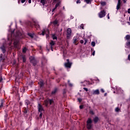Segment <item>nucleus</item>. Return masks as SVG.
I'll return each instance as SVG.
<instances>
[{
    "mask_svg": "<svg viewBox=\"0 0 130 130\" xmlns=\"http://www.w3.org/2000/svg\"><path fill=\"white\" fill-rule=\"evenodd\" d=\"M22 35V34L19 31H18L16 33V36H14V34L12 32L11 35H9L8 36V40L9 41H14V47L17 48L18 47V43H19V40H18V37H20Z\"/></svg>",
    "mask_w": 130,
    "mask_h": 130,
    "instance_id": "nucleus-1",
    "label": "nucleus"
},
{
    "mask_svg": "<svg viewBox=\"0 0 130 130\" xmlns=\"http://www.w3.org/2000/svg\"><path fill=\"white\" fill-rule=\"evenodd\" d=\"M38 111L40 113V118H42V114L44 112V110L40 104L38 105Z\"/></svg>",
    "mask_w": 130,
    "mask_h": 130,
    "instance_id": "nucleus-2",
    "label": "nucleus"
},
{
    "mask_svg": "<svg viewBox=\"0 0 130 130\" xmlns=\"http://www.w3.org/2000/svg\"><path fill=\"white\" fill-rule=\"evenodd\" d=\"M87 127L88 129H90L92 128V120L91 119H88L87 121Z\"/></svg>",
    "mask_w": 130,
    "mask_h": 130,
    "instance_id": "nucleus-3",
    "label": "nucleus"
},
{
    "mask_svg": "<svg viewBox=\"0 0 130 130\" xmlns=\"http://www.w3.org/2000/svg\"><path fill=\"white\" fill-rule=\"evenodd\" d=\"M72 35V29L70 28L67 29V38L70 39Z\"/></svg>",
    "mask_w": 130,
    "mask_h": 130,
    "instance_id": "nucleus-4",
    "label": "nucleus"
},
{
    "mask_svg": "<svg viewBox=\"0 0 130 130\" xmlns=\"http://www.w3.org/2000/svg\"><path fill=\"white\" fill-rule=\"evenodd\" d=\"M29 59L30 62L33 63L34 66H35L36 64V60L35 59V58H34V57H30Z\"/></svg>",
    "mask_w": 130,
    "mask_h": 130,
    "instance_id": "nucleus-5",
    "label": "nucleus"
},
{
    "mask_svg": "<svg viewBox=\"0 0 130 130\" xmlns=\"http://www.w3.org/2000/svg\"><path fill=\"white\" fill-rule=\"evenodd\" d=\"M67 63H65L64 66L66 68H71L72 67V63L69 62V59H67Z\"/></svg>",
    "mask_w": 130,
    "mask_h": 130,
    "instance_id": "nucleus-6",
    "label": "nucleus"
},
{
    "mask_svg": "<svg viewBox=\"0 0 130 130\" xmlns=\"http://www.w3.org/2000/svg\"><path fill=\"white\" fill-rule=\"evenodd\" d=\"M53 102V101L52 100H48L45 101L46 106H47V105H48V103L50 105L52 104Z\"/></svg>",
    "mask_w": 130,
    "mask_h": 130,
    "instance_id": "nucleus-7",
    "label": "nucleus"
},
{
    "mask_svg": "<svg viewBox=\"0 0 130 130\" xmlns=\"http://www.w3.org/2000/svg\"><path fill=\"white\" fill-rule=\"evenodd\" d=\"M105 12L104 11H101L99 14V16L100 18H103V17H105Z\"/></svg>",
    "mask_w": 130,
    "mask_h": 130,
    "instance_id": "nucleus-8",
    "label": "nucleus"
},
{
    "mask_svg": "<svg viewBox=\"0 0 130 130\" xmlns=\"http://www.w3.org/2000/svg\"><path fill=\"white\" fill-rule=\"evenodd\" d=\"M47 34H49V30L48 29H45L44 31H42V35L44 36Z\"/></svg>",
    "mask_w": 130,
    "mask_h": 130,
    "instance_id": "nucleus-9",
    "label": "nucleus"
},
{
    "mask_svg": "<svg viewBox=\"0 0 130 130\" xmlns=\"http://www.w3.org/2000/svg\"><path fill=\"white\" fill-rule=\"evenodd\" d=\"M73 43H74V44H76L77 45V42H78V37H74L73 38Z\"/></svg>",
    "mask_w": 130,
    "mask_h": 130,
    "instance_id": "nucleus-10",
    "label": "nucleus"
},
{
    "mask_svg": "<svg viewBox=\"0 0 130 130\" xmlns=\"http://www.w3.org/2000/svg\"><path fill=\"white\" fill-rule=\"evenodd\" d=\"M92 94L93 95H99L100 94L99 89H96L95 90H93Z\"/></svg>",
    "mask_w": 130,
    "mask_h": 130,
    "instance_id": "nucleus-11",
    "label": "nucleus"
},
{
    "mask_svg": "<svg viewBox=\"0 0 130 130\" xmlns=\"http://www.w3.org/2000/svg\"><path fill=\"white\" fill-rule=\"evenodd\" d=\"M120 5H121L120 0H118V3L116 7V9L117 10V11L119 10V8H120Z\"/></svg>",
    "mask_w": 130,
    "mask_h": 130,
    "instance_id": "nucleus-12",
    "label": "nucleus"
},
{
    "mask_svg": "<svg viewBox=\"0 0 130 130\" xmlns=\"http://www.w3.org/2000/svg\"><path fill=\"white\" fill-rule=\"evenodd\" d=\"M55 45V43L53 41H51V42H50V45L51 46L52 51H53L52 47L53 46H54Z\"/></svg>",
    "mask_w": 130,
    "mask_h": 130,
    "instance_id": "nucleus-13",
    "label": "nucleus"
},
{
    "mask_svg": "<svg viewBox=\"0 0 130 130\" xmlns=\"http://www.w3.org/2000/svg\"><path fill=\"white\" fill-rule=\"evenodd\" d=\"M59 5H60V2H58L55 5V8H53L52 9V12H54V11H55V10L56 9V8H57V7H58V6H59Z\"/></svg>",
    "mask_w": 130,
    "mask_h": 130,
    "instance_id": "nucleus-14",
    "label": "nucleus"
},
{
    "mask_svg": "<svg viewBox=\"0 0 130 130\" xmlns=\"http://www.w3.org/2000/svg\"><path fill=\"white\" fill-rule=\"evenodd\" d=\"M59 5H60V2H58L55 5V8H53L52 9V12H54V11H55V10L56 9V8H57V7H58V6H59Z\"/></svg>",
    "mask_w": 130,
    "mask_h": 130,
    "instance_id": "nucleus-15",
    "label": "nucleus"
},
{
    "mask_svg": "<svg viewBox=\"0 0 130 130\" xmlns=\"http://www.w3.org/2000/svg\"><path fill=\"white\" fill-rule=\"evenodd\" d=\"M48 0H41V4H42L43 6L46 5Z\"/></svg>",
    "mask_w": 130,
    "mask_h": 130,
    "instance_id": "nucleus-16",
    "label": "nucleus"
},
{
    "mask_svg": "<svg viewBox=\"0 0 130 130\" xmlns=\"http://www.w3.org/2000/svg\"><path fill=\"white\" fill-rule=\"evenodd\" d=\"M1 49L2 50L3 53L6 52V48L5 47V45H3V46L1 47Z\"/></svg>",
    "mask_w": 130,
    "mask_h": 130,
    "instance_id": "nucleus-17",
    "label": "nucleus"
},
{
    "mask_svg": "<svg viewBox=\"0 0 130 130\" xmlns=\"http://www.w3.org/2000/svg\"><path fill=\"white\" fill-rule=\"evenodd\" d=\"M39 84L41 87H43V85H44L43 81H41L40 82H39Z\"/></svg>",
    "mask_w": 130,
    "mask_h": 130,
    "instance_id": "nucleus-18",
    "label": "nucleus"
},
{
    "mask_svg": "<svg viewBox=\"0 0 130 130\" xmlns=\"http://www.w3.org/2000/svg\"><path fill=\"white\" fill-rule=\"evenodd\" d=\"M56 92H57V88H55L54 90H53L52 91V94L53 95V94H55V93H56Z\"/></svg>",
    "mask_w": 130,
    "mask_h": 130,
    "instance_id": "nucleus-19",
    "label": "nucleus"
},
{
    "mask_svg": "<svg viewBox=\"0 0 130 130\" xmlns=\"http://www.w3.org/2000/svg\"><path fill=\"white\" fill-rule=\"evenodd\" d=\"M4 103H5V101L2 100L1 101V104L0 105V108H2L4 106Z\"/></svg>",
    "mask_w": 130,
    "mask_h": 130,
    "instance_id": "nucleus-20",
    "label": "nucleus"
},
{
    "mask_svg": "<svg viewBox=\"0 0 130 130\" xmlns=\"http://www.w3.org/2000/svg\"><path fill=\"white\" fill-rule=\"evenodd\" d=\"M28 35L31 38H33V37H34V34H33L29 33V34H28Z\"/></svg>",
    "mask_w": 130,
    "mask_h": 130,
    "instance_id": "nucleus-21",
    "label": "nucleus"
},
{
    "mask_svg": "<svg viewBox=\"0 0 130 130\" xmlns=\"http://www.w3.org/2000/svg\"><path fill=\"white\" fill-rule=\"evenodd\" d=\"M52 37L53 40H56V39H57V37H56V36H55V35H52Z\"/></svg>",
    "mask_w": 130,
    "mask_h": 130,
    "instance_id": "nucleus-22",
    "label": "nucleus"
},
{
    "mask_svg": "<svg viewBox=\"0 0 130 130\" xmlns=\"http://www.w3.org/2000/svg\"><path fill=\"white\" fill-rule=\"evenodd\" d=\"M98 120H99V119L98 118V117H95L94 119H93V121H94L95 122H97V121H98Z\"/></svg>",
    "mask_w": 130,
    "mask_h": 130,
    "instance_id": "nucleus-23",
    "label": "nucleus"
},
{
    "mask_svg": "<svg viewBox=\"0 0 130 130\" xmlns=\"http://www.w3.org/2000/svg\"><path fill=\"white\" fill-rule=\"evenodd\" d=\"M22 58L23 62H25V61H26V57L25 56H22Z\"/></svg>",
    "mask_w": 130,
    "mask_h": 130,
    "instance_id": "nucleus-24",
    "label": "nucleus"
},
{
    "mask_svg": "<svg viewBox=\"0 0 130 130\" xmlns=\"http://www.w3.org/2000/svg\"><path fill=\"white\" fill-rule=\"evenodd\" d=\"M125 38H126V40H129V39H130V36L129 35L126 36Z\"/></svg>",
    "mask_w": 130,
    "mask_h": 130,
    "instance_id": "nucleus-25",
    "label": "nucleus"
},
{
    "mask_svg": "<svg viewBox=\"0 0 130 130\" xmlns=\"http://www.w3.org/2000/svg\"><path fill=\"white\" fill-rule=\"evenodd\" d=\"M5 58H3V55L1 54L0 55V60H4Z\"/></svg>",
    "mask_w": 130,
    "mask_h": 130,
    "instance_id": "nucleus-26",
    "label": "nucleus"
},
{
    "mask_svg": "<svg viewBox=\"0 0 130 130\" xmlns=\"http://www.w3.org/2000/svg\"><path fill=\"white\" fill-rule=\"evenodd\" d=\"M85 2L86 4H90V3H91V0H85Z\"/></svg>",
    "mask_w": 130,
    "mask_h": 130,
    "instance_id": "nucleus-27",
    "label": "nucleus"
},
{
    "mask_svg": "<svg viewBox=\"0 0 130 130\" xmlns=\"http://www.w3.org/2000/svg\"><path fill=\"white\" fill-rule=\"evenodd\" d=\"M52 23L54 25H56L57 24V20H55L52 22Z\"/></svg>",
    "mask_w": 130,
    "mask_h": 130,
    "instance_id": "nucleus-28",
    "label": "nucleus"
},
{
    "mask_svg": "<svg viewBox=\"0 0 130 130\" xmlns=\"http://www.w3.org/2000/svg\"><path fill=\"white\" fill-rule=\"evenodd\" d=\"M126 46L127 47H130V42H128V43H126Z\"/></svg>",
    "mask_w": 130,
    "mask_h": 130,
    "instance_id": "nucleus-29",
    "label": "nucleus"
},
{
    "mask_svg": "<svg viewBox=\"0 0 130 130\" xmlns=\"http://www.w3.org/2000/svg\"><path fill=\"white\" fill-rule=\"evenodd\" d=\"M26 50H27V48H24L23 49L22 51H23V52H24V53H25V52H26Z\"/></svg>",
    "mask_w": 130,
    "mask_h": 130,
    "instance_id": "nucleus-30",
    "label": "nucleus"
},
{
    "mask_svg": "<svg viewBox=\"0 0 130 130\" xmlns=\"http://www.w3.org/2000/svg\"><path fill=\"white\" fill-rule=\"evenodd\" d=\"M91 45H92V46H95V43H94V42H92Z\"/></svg>",
    "mask_w": 130,
    "mask_h": 130,
    "instance_id": "nucleus-31",
    "label": "nucleus"
},
{
    "mask_svg": "<svg viewBox=\"0 0 130 130\" xmlns=\"http://www.w3.org/2000/svg\"><path fill=\"white\" fill-rule=\"evenodd\" d=\"M101 4L102 5V6H105V5H106V3L105 2H101Z\"/></svg>",
    "mask_w": 130,
    "mask_h": 130,
    "instance_id": "nucleus-32",
    "label": "nucleus"
},
{
    "mask_svg": "<svg viewBox=\"0 0 130 130\" xmlns=\"http://www.w3.org/2000/svg\"><path fill=\"white\" fill-rule=\"evenodd\" d=\"M115 111H116V112H118V111H119V108H116V109H115Z\"/></svg>",
    "mask_w": 130,
    "mask_h": 130,
    "instance_id": "nucleus-33",
    "label": "nucleus"
},
{
    "mask_svg": "<svg viewBox=\"0 0 130 130\" xmlns=\"http://www.w3.org/2000/svg\"><path fill=\"white\" fill-rule=\"evenodd\" d=\"M69 85L70 87H73V84L70 83V81H68Z\"/></svg>",
    "mask_w": 130,
    "mask_h": 130,
    "instance_id": "nucleus-34",
    "label": "nucleus"
},
{
    "mask_svg": "<svg viewBox=\"0 0 130 130\" xmlns=\"http://www.w3.org/2000/svg\"><path fill=\"white\" fill-rule=\"evenodd\" d=\"M76 3L77 4H81V0H77Z\"/></svg>",
    "mask_w": 130,
    "mask_h": 130,
    "instance_id": "nucleus-35",
    "label": "nucleus"
},
{
    "mask_svg": "<svg viewBox=\"0 0 130 130\" xmlns=\"http://www.w3.org/2000/svg\"><path fill=\"white\" fill-rule=\"evenodd\" d=\"M101 92H102V93H104L105 92V91H104V89L103 88L101 89Z\"/></svg>",
    "mask_w": 130,
    "mask_h": 130,
    "instance_id": "nucleus-36",
    "label": "nucleus"
},
{
    "mask_svg": "<svg viewBox=\"0 0 130 130\" xmlns=\"http://www.w3.org/2000/svg\"><path fill=\"white\" fill-rule=\"evenodd\" d=\"M3 78L1 77L0 78V83H3Z\"/></svg>",
    "mask_w": 130,
    "mask_h": 130,
    "instance_id": "nucleus-37",
    "label": "nucleus"
},
{
    "mask_svg": "<svg viewBox=\"0 0 130 130\" xmlns=\"http://www.w3.org/2000/svg\"><path fill=\"white\" fill-rule=\"evenodd\" d=\"M24 112V113H27V112H28V110L25 109Z\"/></svg>",
    "mask_w": 130,
    "mask_h": 130,
    "instance_id": "nucleus-38",
    "label": "nucleus"
},
{
    "mask_svg": "<svg viewBox=\"0 0 130 130\" xmlns=\"http://www.w3.org/2000/svg\"><path fill=\"white\" fill-rule=\"evenodd\" d=\"M84 41H85V42H84V44L85 45V44H86V43H87V42H88V40H86V39H85Z\"/></svg>",
    "mask_w": 130,
    "mask_h": 130,
    "instance_id": "nucleus-39",
    "label": "nucleus"
},
{
    "mask_svg": "<svg viewBox=\"0 0 130 130\" xmlns=\"http://www.w3.org/2000/svg\"><path fill=\"white\" fill-rule=\"evenodd\" d=\"M83 89H84V90H85V91H86V92L88 91V88L84 87V88H83Z\"/></svg>",
    "mask_w": 130,
    "mask_h": 130,
    "instance_id": "nucleus-40",
    "label": "nucleus"
},
{
    "mask_svg": "<svg viewBox=\"0 0 130 130\" xmlns=\"http://www.w3.org/2000/svg\"><path fill=\"white\" fill-rule=\"evenodd\" d=\"M80 43H81V44H83V43H84V41H83V40H81L80 41Z\"/></svg>",
    "mask_w": 130,
    "mask_h": 130,
    "instance_id": "nucleus-41",
    "label": "nucleus"
},
{
    "mask_svg": "<svg viewBox=\"0 0 130 130\" xmlns=\"http://www.w3.org/2000/svg\"><path fill=\"white\" fill-rule=\"evenodd\" d=\"M25 2H26V0H21L22 4H24V3H25Z\"/></svg>",
    "mask_w": 130,
    "mask_h": 130,
    "instance_id": "nucleus-42",
    "label": "nucleus"
},
{
    "mask_svg": "<svg viewBox=\"0 0 130 130\" xmlns=\"http://www.w3.org/2000/svg\"><path fill=\"white\" fill-rule=\"evenodd\" d=\"M90 113H91V114H94V112H93V111H90Z\"/></svg>",
    "mask_w": 130,
    "mask_h": 130,
    "instance_id": "nucleus-43",
    "label": "nucleus"
},
{
    "mask_svg": "<svg viewBox=\"0 0 130 130\" xmlns=\"http://www.w3.org/2000/svg\"><path fill=\"white\" fill-rule=\"evenodd\" d=\"M78 100L79 102H81V101H82V99H78Z\"/></svg>",
    "mask_w": 130,
    "mask_h": 130,
    "instance_id": "nucleus-44",
    "label": "nucleus"
},
{
    "mask_svg": "<svg viewBox=\"0 0 130 130\" xmlns=\"http://www.w3.org/2000/svg\"><path fill=\"white\" fill-rule=\"evenodd\" d=\"M46 35V38H48V37H49V34H47V35Z\"/></svg>",
    "mask_w": 130,
    "mask_h": 130,
    "instance_id": "nucleus-45",
    "label": "nucleus"
},
{
    "mask_svg": "<svg viewBox=\"0 0 130 130\" xmlns=\"http://www.w3.org/2000/svg\"><path fill=\"white\" fill-rule=\"evenodd\" d=\"M80 109H83V106H80Z\"/></svg>",
    "mask_w": 130,
    "mask_h": 130,
    "instance_id": "nucleus-46",
    "label": "nucleus"
},
{
    "mask_svg": "<svg viewBox=\"0 0 130 130\" xmlns=\"http://www.w3.org/2000/svg\"><path fill=\"white\" fill-rule=\"evenodd\" d=\"M127 12L128 13V14H130V9H128Z\"/></svg>",
    "mask_w": 130,
    "mask_h": 130,
    "instance_id": "nucleus-47",
    "label": "nucleus"
},
{
    "mask_svg": "<svg viewBox=\"0 0 130 130\" xmlns=\"http://www.w3.org/2000/svg\"><path fill=\"white\" fill-rule=\"evenodd\" d=\"M92 55H95V51H94L92 53Z\"/></svg>",
    "mask_w": 130,
    "mask_h": 130,
    "instance_id": "nucleus-48",
    "label": "nucleus"
},
{
    "mask_svg": "<svg viewBox=\"0 0 130 130\" xmlns=\"http://www.w3.org/2000/svg\"><path fill=\"white\" fill-rule=\"evenodd\" d=\"M108 19H110V17H109V14H108Z\"/></svg>",
    "mask_w": 130,
    "mask_h": 130,
    "instance_id": "nucleus-49",
    "label": "nucleus"
},
{
    "mask_svg": "<svg viewBox=\"0 0 130 130\" xmlns=\"http://www.w3.org/2000/svg\"><path fill=\"white\" fill-rule=\"evenodd\" d=\"M29 4H31V0H28Z\"/></svg>",
    "mask_w": 130,
    "mask_h": 130,
    "instance_id": "nucleus-50",
    "label": "nucleus"
},
{
    "mask_svg": "<svg viewBox=\"0 0 130 130\" xmlns=\"http://www.w3.org/2000/svg\"><path fill=\"white\" fill-rule=\"evenodd\" d=\"M107 93H105L104 94V96H107Z\"/></svg>",
    "mask_w": 130,
    "mask_h": 130,
    "instance_id": "nucleus-51",
    "label": "nucleus"
},
{
    "mask_svg": "<svg viewBox=\"0 0 130 130\" xmlns=\"http://www.w3.org/2000/svg\"><path fill=\"white\" fill-rule=\"evenodd\" d=\"M81 28H82V29H84V28L83 27V25H81Z\"/></svg>",
    "mask_w": 130,
    "mask_h": 130,
    "instance_id": "nucleus-52",
    "label": "nucleus"
},
{
    "mask_svg": "<svg viewBox=\"0 0 130 130\" xmlns=\"http://www.w3.org/2000/svg\"><path fill=\"white\" fill-rule=\"evenodd\" d=\"M27 102H28V103H27V105H28V104H29V101H27Z\"/></svg>",
    "mask_w": 130,
    "mask_h": 130,
    "instance_id": "nucleus-53",
    "label": "nucleus"
},
{
    "mask_svg": "<svg viewBox=\"0 0 130 130\" xmlns=\"http://www.w3.org/2000/svg\"><path fill=\"white\" fill-rule=\"evenodd\" d=\"M63 10H64V7H63Z\"/></svg>",
    "mask_w": 130,
    "mask_h": 130,
    "instance_id": "nucleus-54",
    "label": "nucleus"
},
{
    "mask_svg": "<svg viewBox=\"0 0 130 130\" xmlns=\"http://www.w3.org/2000/svg\"><path fill=\"white\" fill-rule=\"evenodd\" d=\"M35 25H36V26H37V24L35 23Z\"/></svg>",
    "mask_w": 130,
    "mask_h": 130,
    "instance_id": "nucleus-55",
    "label": "nucleus"
},
{
    "mask_svg": "<svg viewBox=\"0 0 130 130\" xmlns=\"http://www.w3.org/2000/svg\"><path fill=\"white\" fill-rule=\"evenodd\" d=\"M38 26H39V24H38Z\"/></svg>",
    "mask_w": 130,
    "mask_h": 130,
    "instance_id": "nucleus-56",
    "label": "nucleus"
},
{
    "mask_svg": "<svg viewBox=\"0 0 130 130\" xmlns=\"http://www.w3.org/2000/svg\"><path fill=\"white\" fill-rule=\"evenodd\" d=\"M55 1H56V0H55Z\"/></svg>",
    "mask_w": 130,
    "mask_h": 130,
    "instance_id": "nucleus-57",
    "label": "nucleus"
}]
</instances>
